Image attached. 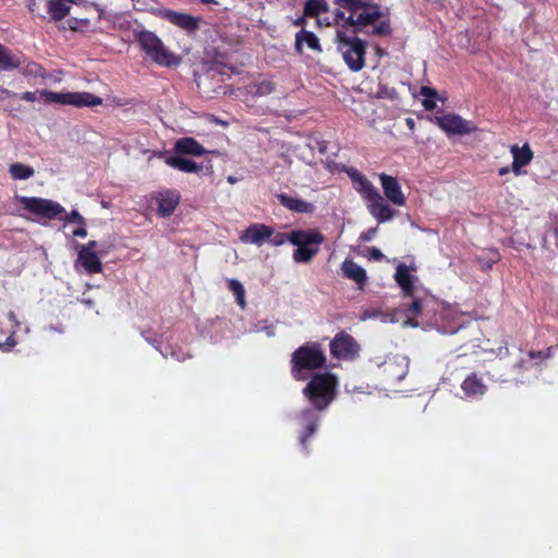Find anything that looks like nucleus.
<instances>
[{"mask_svg": "<svg viewBox=\"0 0 558 558\" xmlns=\"http://www.w3.org/2000/svg\"><path fill=\"white\" fill-rule=\"evenodd\" d=\"M338 380L331 373L316 374L303 389V395L308 399L312 408L301 411L299 415L303 430L299 441L304 451H308L307 441L317 432L319 416L316 411H323L336 397Z\"/></svg>", "mask_w": 558, "mask_h": 558, "instance_id": "1", "label": "nucleus"}, {"mask_svg": "<svg viewBox=\"0 0 558 558\" xmlns=\"http://www.w3.org/2000/svg\"><path fill=\"white\" fill-rule=\"evenodd\" d=\"M384 13L380 7L371 0H364L352 14L345 16V13L339 11L336 19L343 22V26H351L353 33L365 32L368 26H373L371 35L385 36L391 34V26L388 20H383Z\"/></svg>", "mask_w": 558, "mask_h": 558, "instance_id": "2", "label": "nucleus"}, {"mask_svg": "<svg viewBox=\"0 0 558 558\" xmlns=\"http://www.w3.org/2000/svg\"><path fill=\"white\" fill-rule=\"evenodd\" d=\"M345 173L352 181L354 190L367 203L369 214L378 223H385L397 215L398 211L386 203L385 197L363 172L355 168H348Z\"/></svg>", "mask_w": 558, "mask_h": 558, "instance_id": "3", "label": "nucleus"}, {"mask_svg": "<svg viewBox=\"0 0 558 558\" xmlns=\"http://www.w3.org/2000/svg\"><path fill=\"white\" fill-rule=\"evenodd\" d=\"M326 354L322 344L310 341L299 347L291 356V374L298 381L306 380L310 373L326 365Z\"/></svg>", "mask_w": 558, "mask_h": 558, "instance_id": "4", "label": "nucleus"}, {"mask_svg": "<svg viewBox=\"0 0 558 558\" xmlns=\"http://www.w3.org/2000/svg\"><path fill=\"white\" fill-rule=\"evenodd\" d=\"M135 40L156 64L165 68H175L181 64L182 58L170 51L162 40L151 31L143 29L135 33Z\"/></svg>", "mask_w": 558, "mask_h": 558, "instance_id": "5", "label": "nucleus"}, {"mask_svg": "<svg viewBox=\"0 0 558 558\" xmlns=\"http://www.w3.org/2000/svg\"><path fill=\"white\" fill-rule=\"evenodd\" d=\"M325 236L318 229L294 230L291 232V244L296 248L293 258L298 263H310L320 251Z\"/></svg>", "mask_w": 558, "mask_h": 558, "instance_id": "6", "label": "nucleus"}, {"mask_svg": "<svg viewBox=\"0 0 558 558\" xmlns=\"http://www.w3.org/2000/svg\"><path fill=\"white\" fill-rule=\"evenodd\" d=\"M338 49L352 72H359L365 66L367 44L356 36H348L343 31L337 32Z\"/></svg>", "mask_w": 558, "mask_h": 558, "instance_id": "7", "label": "nucleus"}, {"mask_svg": "<svg viewBox=\"0 0 558 558\" xmlns=\"http://www.w3.org/2000/svg\"><path fill=\"white\" fill-rule=\"evenodd\" d=\"M39 97L47 104L71 105L75 107H94L102 104V98L89 92H39Z\"/></svg>", "mask_w": 558, "mask_h": 558, "instance_id": "8", "label": "nucleus"}, {"mask_svg": "<svg viewBox=\"0 0 558 558\" xmlns=\"http://www.w3.org/2000/svg\"><path fill=\"white\" fill-rule=\"evenodd\" d=\"M19 202L26 211L47 220L62 219V215L66 214L65 208L60 203L51 199L21 196Z\"/></svg>", "mask_w": 558, "mask_h": 558, "instance_id": "9", "label": "nucleus"}, {"mask_svg": "<svg viewBox=\"0 0 558 558\" xmlns=\"http://www.w3.org/2000/svg\"><path fill=\"white\" fill-rule=\"evenodd\" d=\"M330 353L338 360H351L359 355V342L347 331L341 330L335 335L329 343Z\"/></svg>", "mask_w": 558, "mask_h": 558, "instance_id": "10", "label": "nucleus"}, {"mask_svg": "<svg viewBox=\"0 0 558 558\" xmlns=\"http://www.w3.org/2000/svg\"><path fill=\"white\" fill-rule=\"evenodd\" d=\"M70 3L82 4L85 9L93 8L97 13V21H100L104 16L105 9L96 3H89L86 0H48L47 11L52 21H62L66 17L71 11Z\"/></svg>", "mask_w": 558, "mask_h": 558, "instance_id": "11", "label": "nucleus"}, {"mask_svg": "<svg viewBox=\"0 0 558 558\" xmlns=\"http://www.w3.org/2000/svg\"><path fill=\"white\" fill-rule=\"evenodd\" d=\"M409 371V363L404 356L395 355L387 357L381 365V373L385 379L391 384L404 379Z\"/></svg>", "mask_w": 558, "mask_h": 558, "instance_id": "12", "label": "nucleus"}, {"mask_svg": "<svg viewBox=\"0 0 558 558\" xmlns=\"http://www.w3.org/2000/svg\"><path fill=\"white\" fill-rule=\"evenodd\" d=\"M379 179L381 182L385 197L393 205L404 206L407 199L398 179L385 172L379 173Z\"/></svg>", "mask_w": 558, "mask_h": 558, "instance_id": "13", "label": "nucleus"}, {"mask_svg": "<svg viewBox=\"0 0 558 558\" xmlns=\"http://www.w3.org/2000/svg\"><path fill=\"white\" fill-rule=\"evenodd\" d=\"M436 123L438 128H441L449 134L463 135L469 134L472 131L469 125V121L454 113H447L440 117H436Z\"/></svg>", "mask_w": 558, "mask_h": 558, "instance_id": "14", "label": "nucleus"}, {"mask_svg": "<svg viewBox=\"0 0 558 558\" xmlns=\"http://www.w3.org/2000/svg\"><path fill=\"white\" fill-rule=\"evenodd\" d=\"M271 235V227L264 223H252L240 234L242 243L259 245L267 243V238Z\"/></svg>", "mask_w": 558, "mask_h": 558, "instance_id": "15", "label": "nucleus"}, {"mask_svg": "<svg viewBox=\"0 0 558 558\" xmlns=\"http://www.w3.org/2000/svg\"><path fill=\"white\" fill-rule=\"evenodd\" d=\"M341 272L344 278L355 282L360 289H363L367 283L368 277L366 270L351 258H344L341 263Z\"/></svg>", "mask_w": 558, "mask_h": 558, "instance_id": "16", "label": "nucleus"}, {"mask_svg": "<svg viewBox=\"0 0 558 558\" xmlns=\"http://www.w3.org/2000/svg\"><path fill=\"white\" fill-rule=\"evenodd\" d=\"M510 154H512V173L518 175L523 173L522 167L529 166L534 157L529 144H524L522 147L512 145Z\"/></svg>", "mask_w": 558, "mask_h": 558, "instance_id": "17", "label": "nucleus"}, {"mask_svg": "<svg viewBox=\"0 0 558 558\" xmlns=\"http://www.w3.org/2000/svg\"><path fill=\"white\" fill-rule=\"evenodd\" d=\"M156 201L158 205V214L161 217H169L174 213L179 205L180 194L174 190H166L158 194Z\"/></svg>", "mask_w": 558, "mask_h": 558, "instance_id": "18", "label": "nucleus"}, {"mask_svg": "<svg viewBox=\"0 0 558 558\" xmlns=\"http://www.w3.org/2000/svg\"><path fill=\"white\" fill-rule=\"evenodd\" d=\"M174 153L177 155L202 157L208 151L195 138L182 137L174 143Z\"/></svg>", "mask_w": 558, "mask_h": 558, "instance_id": "19", "label": "nucleus"}, {"mask_svg": "<svg viewBox=\"0 0 558 558\" xmlns=\"http://www.w3.org/2000/svg\"><path fill=\"white\" fill-rule=\"evenodd\" d=\"M277 199L281 206H284L294 213L308 214L314 210V205L312 203L293 197L287 193L277 194Z\"/></svg>", "mask_w": 558, "mask_h": 558, "instance_id": "20", "label": "nucleus"}, {"mask_svg": "<svg viewBox=\"0 0 558 558\" xmlns=\"http://www.w3.org/2000/svg\"><path fill=\"white\" fill-rule=\"evenodd\" d=\"M461 389L468 398H477L486 393L487 387L484 385L483 379L473 373L469 375L461 384Z\"/></svg>", "mask_w": 558, "mask_h": 558, "instance_id": "21", "label": "nucleus"}, {"mask_svg": "<svg viewBox=\"0 0 558 558\" xmlns=\"http://www.w3.org/2000/svg\"><path fill=\"white\" fill-rule=\"evenodd\" d=\"M396 282L401 288L404 296L413 299L414 294V283L413 277L409 271V268L405 264H399L395 274Z\"/></svg>", "mask_w": 558, "mask_h": 558, "instance_id": "22", "label": "nucleus"}, {"mask_svg": "<svg viewBox=\"0 0 558 558\" xmlns=\"http://www.w3.org/2000/svg\"><path fill=\"white\" fill-rule=\"evenodd\" d=\"M78 262L88 274L102 271V263L95 251L80 250Z\"/></svg>", "mask_w": 558, "mask_h": 558, "instance_id": "23", "label": "nucleus"}, {"mask_svg": "<svg viewBox=\"0 0 558 558\" xmlns=\"http://www.w3.org/2000/svg\"><path fill=\"white\" fill-rule=\"evenodd\" d=\"M304 44H306L307 47L314 51H322L319 39L315 35V33L303 28L296 34L295 49L298 50V52H303Z\"/></svg>", "mask_w": 558, "mask_h": 558, "instance_id": "24", "label": "nucleus"}, {"mask_svg": "<svg viewBox=\"0 0 558 558\" xmlns=\"http://www.w3.org/2000/svg\"><path fill=\"white\" fill-rule=\"evenodd\" d=\"M166 165L172 169L182 171L183 173H197V171L202 169L201 165L180 156H170L166 158Z\"/></svg>", "mask_w": 558, "mask_h": 558, "instance_id": "25", "label": "nucleus"}, {"mask_svg": "<svg viewBox=\"0 0 558 558\" xmlns=\"http://www.w3.org/2000/svg\"><path fill=\"white\" fill-rule=\"evenodd\" d=\"M168 19L171 23L187 32H194L198 27L197 17H193L189 14L169 12Z\"/></svg>", "mask_w": 558, "mask_h": 558, "instance_id": "26", "label": "nucleus"}, {"mask_svg": "<svg viewBox=\"0 0 558 558\" xmlns=\"http://www.w3.org/2000/svg\"><path fill=\"white\" fill-rule=\"evenodd\" d=\"M21 60L12 54L11 50L0 44V71H9L20 68Z\"/></svg>", "mask_w": 558, "mask_h": 558, "instance_id": "27", "label": "nucleus"}, {"mask_svg": "<svg viewBox=\"0 0 558 558\" xmlns=\"http://www.w3.org/2000/svg\"><path fill=\"white\" fill-rule=\"evenodd\" d=\"M329 7L325 0H307L304 5V15L307 17H318L328 13Z\"/></svg>", "mask_w": 558, "mask_h": 558, "instance_id": "28", "label": "nucleus"}, {"mask_svg": "<svg viewBox=\"0 0 558 558\" xmlns=\"http://www.w3.org/2000/svg\"><path fill=\"white\" fill-rule=\"evenodd\" d=\"M9 172L14 180H26L34 175L35 170L32 166L13 163L10 166Z\"/></svg>", "mask_w": 558, "mask_h": 558, "instance_id": "29", "label": "nucleus"}, {"mask_svg": "<svg viewBox=\"0 0 558 558\" xmlns=\"http://www.w3.org/2000/svg\"><path fill=\"white\" fill-rule=\"evenodd\" d=\"M230 291L234 294L236 303L241 308L245 307V289L243 284L236 279H230L228 282Z\"/></svg>", "mask_w": 558, "mask_h": 558, "instance_id": "30", "label": "nucleus"}, {"mask_svg": "<svg viewBox=\"0 0 558 558\" xmlns=\"http://www.w3.org/2000/svg\"><path fill=\"white\" fill-rule=\"evenodd\" d=\"M422 314V302L418 299H413L411 304L405 310V315L408 318V323L412 326L416 327L418 325L417 322H415V317L420 316Z\"/></svg>", "mask_w": 558, "mask_h": 558, "instance_id": "31", "label": "nucleus"}, {"mask_svg": "<svg viewBox=\"0 0 558 558\" xmlns=\"http://www.w3.org/2000/svg\"><path fill=\"white\" fill-rule=\"evenodd\" d=\"M500 258L499 252L496 248H490L488 252V257H477V262L482 269H489L494 264H496Z\"/></svg>", "mask_w": 558, "mask_h": 558, "instance_id": "32", "label": "nucleus"}, {"mask_svg": "<svg viewBox=\"0 0 558 558\" xmlns=\"http://www.w3.org/2000/svg\"><path fill=\"white\" fill-rule=\"evenodd\" d=\"M267 243H270L275 247H277V245H284V243H291V233L275 232L271 228V235L267 238Z\"/></svg>", "mask_w": 558, "mask_h": 558, "instance_id": "33", "label": "nucleus"}, {"mask_svg": "<svg viewBox=\"0 0 558 558\" xmlns=\"http://www.w3.org/2000/svg\"><path fill=\"white\" fill-rule=\"evenodd\" d=\"M364 0H333V4L338 7V11L340 9L345 10L349 14H352L355 9L363 2Z\"/></svg>", "mask_w": 558, "mask_h": 558, "instance_id": "34", "label": "nucleus"}, {"mask_svg": "<svg viewBox=\"0 0 558 558\" xmlns=\"http://www.w3.org/2000/svg\"><path fill=\"white\" fill-rule=\"evenodd\" d=\"M377 97L379 99L396 100L399 99V92L395 87H390L388 85H379Z\"/></svg>", "mask_w": 558, "mask_h": 558, "instance_id": "35", "label": "nucleus"}, {"mask_svg": "<svg viewBox=\"0 0 558 558\" xmlns=\"http://www.w3.org/2000/svg\"><path fill=\"white\" fill-rule=\"evenodd\" d=\"M274 90V83L269 80H263L255 85L254 95L263 97V95H270Z\"/></svg>", "mask_w": 558, "mask_h": 558, "instance_id": "36", "label": "nucleus"}, {"mask_svg": "<svg viewBox=\"0 0 558 558\" xmlns=\"http://www.w3.org/2000/svg\"><path fill=\"white\" fill-rule=\"evenodd\" d=\"M26 75H32L34 77H43L44 76V69L40 64L36 62H28L23 71Z\"/></svg>", "mask_w": 558, "mask_h": 558, "instance_id": "37", "label": "nucleus"}, {"mask_svg": "<svg viewBox=\"0 0 558 558\" xmlns=\"http://www.w3.org/2000/svg\"><path fill=\"white\" fill-rule=\"evenodd\" d=\"M485 351L494 353L497 357H502L509 354V347L506 341H501L496 349H485Z\"/></svg>", "mask_w": 558, "mask_h": 558, "instance_id": "38", "label": "nucleus"}, {"mask_svg": "<svg viewBox=\"0 0 558 558\" xmlns=\"http://www.w3.org/2000/svg\"><path fill=\"white\" fill-rule=\"evenodd\" d=\"M532 365V362L529 359L521 357L512 368L518 372L520 375L523 371H527Z\"/></svg>", "mask_w": 558, "mask_h": 558, "instance_id": "39", "label": "nucleus"}, {"mask_svg": "<svg viewBox=\"0 0 558 558\" xmlns=\"http://www.w3.org/2000/svg\"><path fill=\"white\" fill-rule=\"evenodd\" d=\"M420 95L424 97V99H437V90L427 86L420 88Z\"/></svg>", "mask_w": 558, "mask_h": 558, "instance_id": "40", "label": "nucleus"}, {"mask_svg": "<svg viewBox=\"0 0 558 558\" xmlns=\"http://www.w3.org/2000/svg\"><path fill=\"white\" fill-rule=\"evenodd\" d=\"M64 219L66 222H77L80 225L85 223L84 217L77 210H73L71 214L66 215Z\"/></svg>", "mask_w": 558, "mask_h": 558, "instance_id": "41", "label": "nucleus"}, {"mask_svg": "<svg viewBox=\"0 0 558 558\" xmlns=\"http://www.w3.org/2000/svg\"><path fill=\"white\" fill-rule=\"evenodd\" d=\"M69 25L72 29H77L80 25H89V20L87 17H84L83 20H80V17H72L69 20Z\"/></svg>", "mask_w": 558, "mask_h": 558, "instance_id": "42", "label": "nucleus"}, {"mask_svg": "<svg viewBox=\"0 0 558 558\" xmlns=\"http://www.w3.org/2000/svg\"><path fill=\"white\" fill-rule=\"evenodd\" d=\"M368 256H369V258H372L374 260H381L385 257V255L381 252V250L379 247H377V246L369 247Z\"/></svg>", "mask_w": 558, "mask_h": 558, "instance_id": "43", "label": "nucleus"}, {"mask_svg": "<svg viewBox=\"0 0 558 558\" xmlns=\"http://www.w3.org/2000/svg\"><path fill=\"white\" fill-rule=\"evenodd\" d=\"M422 105L425 110H433L437 107V102L435 101V98H424L422 100Z\"/></svg>", "mask_w": 558, "mask_h": 558, "instance_id": "44", "label": "nucleus"}, {"mask_svg": "<svg viewBox=\"0 0 558 558\" xmlns=\"http://www.w3.org/2000/svg\"><path fill=\"white\" fill-rule=\"evenodd\" d=\"M548 357L547 354H545L543 351H530L529 352V360L532 361L534 359L536 360H544Z\"/></svg>", "mask_w": 558, "mask_h": 558, "instance_id": "45", "label": "nucleus"}, {"mask_svg": "<svg viewBox=\"0 0 558 558\" xmlns=\"http://www.w3.org/2000/svg\"><path fill=\"white\" fill-rule=\"evenodd\" d=\"M20 99H24L27 101H35L37 99V96L35 92H23L20 96Z\"/></svg>", "mask_w": 558, "mask_h": 558, "instance_id": "46", "label": "nucleus"}, {"mask_svg": "<svg viewBox=\"0 0 558 558\" xmlns=\"http://www.w3.org/2000/svg\"><path fill=\"white\" fill-rule=\"evenodd\" d=\"M73 235L84 239L87 236V230L84 227L77 228L73 231Z\"/></svg>", "mask_w": 558, "mask_h": 558, "instance_id": "47", "label": "nucleus"}, {"mask_svg": "<svg viewBox=\"0 0 558 558\" xmlns=\"http://www.w3.org/2000/svg\"><path fill=\"white\" fill-rule=\"evenodd\" d=\"M97 245L98 244H97L96 240H90L88 243L81 246L80 250L95 251Z\"/></svg>", "mask_w": 558, "mask_h": 558, "instance_id": "48", "label": "nucleus"}, {"mask_svg": "<svg viewBox=\"0 0 558 558\" xmlns=\"http://www.w3.org/2000/svg\"><path fill=\"white\" fill-rule=\"evenodd\" d=\"M0 99H4V97H15L14 92H10L9 89L0 87Z\"/></svg>", "mask_w": 558, "mask_h": 558, "instance_id": "49", "label": "nucleus"}, {"mask_svg": "<svg viewBox=\"0 0 558 558\" xmlns=\"http://www.w3.org/2000/svg\"><path fill=\"white\" fill-rule=\"evenodd\" d=\"M375 232H376V229H372V230L368 231L367 234L362 235V239L364 241H369V240H372V238L375 234Z\"/></svg>", "mask_w": 558, "mask_h": 558, "instance_id": "50", "label": "nucleus"}, {"mask_svg": "<svg viewBox=\"0 0 558 558\" xmlns=\"http://www.w3.org/2000/svg\"><path fill=\"white\" fill-rule=\"evenodd\" d=\"M8 318H9L10 322H14L15 324H17L16 314L14 312H10L8 314Z\"/></svg>", "mask_w": 558, "mask_h": 558, "instance_id": "51", "label": "nucleus"}, {"mask_svg": "<svg viewBox=\"0 0 558 558\" xmlns=\"http://www.w3.org/2000/svg\"><path fill=\"white\" fill-rule=\"evenodd\" d=\"M28 10L31 13L35 14L36 13V10H37V5L35 2H32L28 4Z\"/></svg>", "mask_w": 558, "mask_h": 558, "instance_id": "52", "label": "nucleus"}, {"mask_svg": "<svg viewBox=\"0 0 558 558\" xmlns=\"http://www.w3.org/2000/svg\"><path fill=\"white\" fill-rule=\"evenodd\" d=\"M508 171H509V168H508L507 166H505L504 168H499L498 173H499L500 175H504V174H506Z\"/></svg>", "mask_w": 558, "mask_h": 558, "instance_id": "53", "label": "nucleus"}, {"mask_svg": "<svg viewBox=\"0 0 558 558\" xmlns=\"http://www.w3.org/2000/svg\"><path fill=\"white\" fill-rule=\"evenodd\" d=\"M8 341H11V345H14V344H15V341L12 339V337H9V338H8Z\"/></svg>", "mask_w": 558, "mask_h": 558, "instance_id": "54", "label": "nucleus"}, {"mask_svg": "<svg viewBox=\"0 0 558 558\" xmlns=\"http://www.w3.org/2000/svg\"><path fill=\"white\" fill-rule=\"evenodd\" d=\"M204 3H213L215 2L214 0H203Z\"/></svg>", "mask_w": 558, "mask_h": 558, "instance_id": "55", "label": "nucleus"}, {"mask_svg": "<svg viewBox=\"0 0 558 558\" xmlns=\"http://www.w3.org/2000/svg\"><path fill=\"white\" fill-rule=\"evenodd\" d=\"M407 122H408V124H410V125H412V124H413V120H412V119H410V118L407 120Z\"/></svg>", "mask_w": 558, "mask_h": 558, "instance_id": "56", "label": "nucleus"}]
</instances>
